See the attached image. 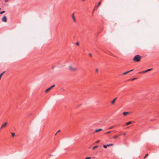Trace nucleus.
Listing matches in <instances>:
<instances>
[{
  "mask_svg": "<svg viewBox=\"0 0 159 159\" xmlns=\"http://www.w3.org/2000/svg\"><path fill=\"white\" fill-rule=\"evenodd\" d=\"M141 58L142 57L140 55H137L134 57L133 60L134 62H139L140 61Z\"/></svg>",
  "mask_w": 159,
  "mask_h": 159,
  "instance_id": "f257e3e1",
  "label": "nucleus"
},
{
  "mask_svg": "<svg viewBox=\"0 0 159 159\" xmlns=\"http://www.w3.org/2000/svg\"><path fill=\"white\" fill-rule=\"evenodd\" d=\"M69 70L71 72H75L77 70V69L72 66L71 65H70L68 67Z\"/></svg>",
  "mask_w": 159,
  "mask_h": 159,
  "instance_id": "f03ea898",
  "label": "nucleus"
},
{
  "mask_svg": "<svg viewBox=\"0 0 159 159\" xmlns=\"http://www.w3.org/2000/svg\"><path fill=\"white\" fill-rule=\"evenodd\" d=\"M7 122H5L4 124H2L0 127V129H2L3 128L6 127L7 125Z\"/></svg>",
  "mask_w": 159,
  "mask_h": 159,
  "instance_id": "7ed1b4c3",
  "label": "nucleus"
},
{
  "mask_svg": "<svg viewBox=\"0 0 159 159\" xmlns=\"http://www.w3.org/2000/svg\"><path fill=\"white\" fill-rule=\"evenodd\" d=\"M2 21L4 22H6L7 21V17L6 16H4L2 18Z\"/></svg>",
  "mask_w": 159,
  "mask_h": 159,
  "instance_id": "20e7f679",
  "label": "nucleus"
},
{
  "mask_svg": "<svg viewBox=\"0 0 159 159\" xmlns=\"http://www.w3.org/2000/svg\"><path fill=\"white\" fill-rule=\"evenodd\" d=\"M71 16L73 19V20L74 21V22H76V20L75 19V16H74V13H73L72 15H71Z\"/></svg>",
  "mask_w": 159,
  "mask_h": 159,
  "instance_id": "39448f33",
  "label": "nucleus"
},
{
  "mask_svg": "<svg viewBox=\"0 0 159 159\" xmlns=\"http://www.w3.org/2000/svg\"><path fill=\"white\" fill-rule=\"evenodd\" d=\"M130 113V112H124L123 113V114L124 115V116H126L128 114H129Z\"/></svg>",
  "mask_w": 159,
  "mask_h": 159,
  "instance_id": "423d86ee",
  "label": "nucleus"
},
{
  "mask_svg": "<svg viewBox=\"0 0 159 159\" xmlns=\"http://www.w3.org/2000/svg\"><path fill=\"white\" fill-rule=\"evenodd\" d=\"M116 98H117V97H116V98H114V99H113V100L111 101V104H114L115 103V101H116Z\"/></svg>",
  "mask_w": 159,
  "mask_h": 159,
  "instance_id": "0eeeda50",
  "label": "nucleus"
},
{
  "mask_svg": "<svg viewBox=\"0 0 159 159\" xmlns=\"http://www.w3.org/2000/svg\"><path fill=\"white\" fill-rule=\"evenodd\" d=\"M102 130V129H96L95 131V133H98L99 132H100Z\"/></svg>",
  "mask_w": 159,
  "mask_h": 159,
  "instance_id": "6e6552de",
  "label": "nucleus"
},
{
  "mask_svg": "<svg viewBox=\"0 0 159 159\" xmlns=\"http://www.w3.org/2000/svg\"><path fill=\"white\" fill-rule=\"evenodd\" d=\"M51 89L50 88V87H49V88L48 89H47L45 90V92L46 93H47V92H48Z\"/></svg>",
  "mask_w": 159,
  "mask_h": 159,
  "instance_id": "1a4fd4ad",
  "label": "nucleus"
},
{
  "mask_svg": "<svg viewBox=\"0 0 159 159\" xmlns=\"http://www.w3.org/2000/svg\"><path fill=\"white\" fill-rule=\"evenodd\" d=\"M131 123H132L131 121L128 122L126 123V125H130V124H131Z\"/></svg>",
  "mask_w": 159,
  "mask_h": 159,
  "instance_id": "9d476101",
  "label": "nucleus"
},
{
  "mask_svg": "<svg viewBox=\"0 0 159 159\" xmlns=\"http://www.w3.org/2000/svg\"><path fill=\"white\" fill-rule=\"evenodd\" d=\"M118 136L117 135H115L113 136V138L115 139H116L117 138Z\"/></svg>",
  "mask_w": 159,
  "mask_h": 159,
  "instance_id": "9b49d317",
  "label": "nucleus"
},
{
  "mask_svg": "<svg viewBox=\"0 0 159 159\" xmlns=\"http://www.w3.org/2000/svg\"><path fill=\"white\" fill-rule=\"evenodd\" d=\"M129 71H127L126 72H125L122 74L123 75H126L127 74L129 73Z\"/></svg>",
  "mask_w": 159,
  "mask_h": 159,
  "instance_id": "f8f14e48",
  "label": "nucleus"
},
{
  "mask_svg": "<svg viewBox=\"0 0 159 159\" xmlns=\"http://www.w3.org/2000/svg\"><path fill=\"white\" fill-rule=\"evenodd\" d=\"M5 72V71H4L3 72H2V73L0 75V77L1 78L2 76V75Z\"/></svg>",
  "mask_w": 159,
  "mask_h": 159,
  "instance_id": "ddd939ff",
  "label": "nucleus"
},
{
  "mask_svg": "<svg viewBox=\"0 0 159 159\" xmlns=\"http://www.w3.org/2000/svg\"><path fill=\"white\" fill-rule=\"evenodd\" d=\"M101 1H100L98 4V5L97 7V8L98 6L100 5V4H101Z\"/></svg>",
  "mask_w": 159,
  "mask_h": 159,
  "instance_id": "4468645a",
  "label": "nucleus"
},
{
  "mask_svg": "<svg viewBox=\"0 0 159 159\" xmlns=\"http://www.w3.org/2000/svg\"><path fill=\"white\" fill-rule=\"evenodd\" d=\"M98 146H94L93 148H92V150H94L95 148H97L98 147Z\"/></svg>",
  "mask_w": 159,
  "mask_h": 159,
  "instance_id": "2eb2a0df",
  "label": "nucleus"
},
{
  "mask_svg": "<svg viewBox=\"0 0 159 159\" xmlns=\"http://www.w3.org/2000/svg\"><path fill=\"white\" fill-rule=\"evenodd\" d=\"M115 126L114 125V126H111V127H109V129H112V128H113Z\"/></svg>",
  "mask_w": 159,
  "mask_h": 159,
  "instance_id": "dca6fc26",
  "label": "nucleus"
},
{
  "mask_svg": "<svg viewBox=\"0 0 159 159\" xmlns=\"http://www.w3.org/2000/svg\"><path fill=\"white\" fill-rule=\"evenodd\" d=\"M55 86V85H52V86L51 87H50V88L51 89H52Z\"/></svg>",
  "mask_w": 159,
  "mask_h": 159,
  "instance_id": "f3484780",
  "label": "nucleus"
},
{
  "mask_svg": "<svg viewBox=\"0 0 159 159\" xmlns=\"http://www.w3.org/2000/svg\"><path fill=\"white\" fill-rule=\"evenodd\" d=\"M11 135H12V136L13 137H14L15 136V134L14 133H11Z\"/></svg>",
  "mask_w": 159,
  "mask_h": 159,
  "instance_id": "a211bd4d",
  "label": "nucleus"
},
{
  "mask_svg": "<svg viewBox=\"0 0 159 159\" xmlns=\"http://www.w3.org/2000/svg\"><path fill=\"white\" fill-rule=\"evenodd\" d=\"M5 11H2L0 12V14H2L3 13H5Z\"/></svg>",
  "mask_w": 159,
  "mask_h": 159,
  "instance_id": "6ab92c4d",
  "label": "nucleus"
},
{
  "mask_svg": "<svg viewBox=\"0 0 159 159\" xmlns=\"http://www.w3.org/2000/svg\"><path fill=\"white\" fill-rule=\"evenodd\" d=\"M107 145H103V147L104 148H107Z\"/></svg>",
  "mask_w": 159,
  "mask_h": 159,
  "instance_id": "aec40b11",
  "label": "nucleus"
},
{
  "mask_svg": "<svg viewBox=\"0 0 159 159\" xmlns=\"http://www.w3.org/2000/svg\"><path fill=\"white\" fill-rule=\"evenodd\" d=\"M152 69H148L146 70V71H147V72H148V71H150V70H152Z\"/></svg>",
  "mask_w": 159,
  "mask_h": 159,
  "instance_id": "412c9836",
  "label": "nucleus"
},
{
  "mask_svg": "<svg viewBox=\"0 0 159 159\" xmlns=\"http://www.w3.org/2000/svg\"><path fill=\"white\" fill-rule=\"evenodd\" d=\"M113 145V144H110L107 145V146L108 147V146H112V145Z\"/></svg>",
  "mask_w": 159,
  "mask_h": 159,
  "instance_id": "4be33fe9",
  "label": "nucleus"
},
{
  "mask_svg": "<svg viewBox=\"0 0 159 159\" xmlns=\"http://www.w3.org/2000/svg\"><path fill=\"white\" fill-rule=\"evenodd\" d=\"M148 156V154H146L144 157V158H145L146 157H147V156Z\"/></svg>",
  "mask_w": 159,
  "mask_h": 159,
  "instance_id": "5701e85b",
  "label": "nucleus"
},
{
  "mask_svg": "<svg viewBox=\"0 0 159 159\" xmlns=\"http://www.w3.org/2000/svg\"><path fill=\"white\" fill-rule=\"evenodd\" d=\"M147 72V71L146 70L145 71H142V72H140V73H145V72Z\"/></svg>",
  "mask_w": 159,
  "mask_h": 159,
  "instance_id": "b1692460",
  "label": "nucleus"
},
{
  "mask_svg": "<svg viewBox=\"0 0 159 159\" xmlns=\"http://www.w3.org/2000/svg\"><path fill=\"white\" fill-rule=\"evenodd\" d=\"M111 132V131H109V132H106L105 133V134H109Z\"/></svg>",
  "mask_w": 159,
  "mask_h": 159,
  "instance_id": "393cba45",
  "label": "nucleus"
},
{
  "mask_svg": "<svg viewBox=\"0 0 159 159\" xmlns=\"http://www.w3.org/2000/svg\"><path fill=\"white\" fill-rule=\"evenodd\" d=\"M61 90L62 91H64L65 90L63 88H61Z\"/></svg>",
  "mask_w": 159,
  "mask_h": 159,
  "instance_id": "a878e982",
  "label": "nucleus"
},
{
  "mask_svg": "<svg viewBox=\"0 0 159 159\" xmlns=\"http://www.w3.org/2000/svg\"><path fill=\"white\" fill-rule=\"evenodd\" d=\"M91 157H87L85 158V159H91Z\"/></svg>",
  "mask_w": 159,
  "mask_h": 159,
  "instance_id": "bb28decb",
  "label": "nucleus"
},
{
  "mask_svg": "<svg viewBox=\"0 0 159 159\" xmlns=\"http://www.w3.org/2000/svg\"><path fill=\"white\" fill-rule=\"evenodd\" d=\"M76 44L77 46H79V44L78 42H76Z\"/></svg>",
  "mask_w": 159,
  "mask_h": 159,
  "instance_id": "cd10ccee",
  "label": "nucleus"
},
{
  "mask_svg": "<svg viewBox=\"0 0 159 159\" xmlns=\"http://www.w3.org/2000/svg\"><path fill=\"white\" fill-rule=\"evenodd\" d=\"M89 55L90 56V57H92V54L91 53H89Z\"/></svg>",
  "mask_w": 159,
  "mask_h": 159,
  "instance_id": "c85d7f7f",
  "label": "nucleus"
},
{
  "mask_svg": "<svg viewBox=\"0 0 159 159\" xmlns=\"http://www.w3.org/2000/svg\"><path fill=\"white\" fill-rule=\"evenodd\" d=\"M99 142H100V140H98V141H96V143H98Z\"/></svg>",
  "mask_w": 159,
  "mask_h": 159,
  "instance_id": "c756f323",
  "label": "nucleus"
},
{
  "mask_svg": "<svg viewBox=\"0 0 159 159\" xmlns=\"http://www.w3.org/2000/svg\"><path fill=\"white\" fill-rule=\"evenodd\" d=\"M133 69H132V70H129V71H129V72H131V71H133Z\"/></svg>",
  "mask_w": 159,
  "mask_h": 159,
  "instance_id": "7c9ffc66",
  "label": "nucleus"
},
{
  "mask_svg": "<svg viewBox=\"0 0 159 159\" xmlns=\"http://www.w3.org/2000/svg\"><path fill=\"white\" fill-rule=\"evenodd\" d=\"M8 0H5V2H7Z\"/></svg>",
  "mask_w": 159,
  "mask_h": 159,
  "instance_id": "2f4dec72",
  "label": "nucleus"
},
{
  "mask_svg": "<svg viewBox=\"0 0 159 159\" xmlns=\"http://www.w3.org/2000/svg\"><path fill=\"white\" fill-rule=\"evenodd\" d=\"M136 79V78H134V79H133L132 80H135Z\"/></svg>",
  "mask_w": 159,
  "mask_h": 159,
  "instance_id": "473e14b6",
  "label": "nucleus"
},
{
  "mask_svg": "<svg viewBox=\"0 0 159 159\" xmlns=\"http://www.w3.org/2000/svg\"><path fill=\"white\" fill-rule=\"evenodd\" d=\"M96 71L97 72H98V69H96Z\"/></svg>",
  "mask_w": 159,
  "mask_h": 159,
  "instance_id": "72a5a7b5",
  "label": "nucleus"
},
{
  "mask_svg": "<svg viewBox=\"0 0 159 159\" xmlns=\"http://www.w3.org/2000/svg\"><path fill=\"white\" fill-rule=\"evenodd\" d=\"M125 134H126V133H125V132L123 134V135L124 136L125 135Z\"/></svg>",
  "mask_w": 159,
  "mask_h": 159,
  "instance_id": "f704fd0d",
  "label": "nucleus"
},
{
  "mask_svg": "<svg viewBox=\"0 0 159 159\" xmlns=\"http://www.w3.org/2000/svg\"><path fill=\"white\" fill-rule=\"evenodd\" d=\"M60 131V130H59L57 132V133L59 132Z\"/></svg>",
  "mask_w": 159,
  "mask_h": 159,
  "instance_id": "c9c22d12",
  "label": "nucleus"
},
{
  "mask_svg": "<svg viewBox=\"0 0 159 159\" xmlns=\"http://www.w3.org/2000/svg\"><path fill=\"white\" fill-rule=\"evenodd\" d=\"M85 1V0H82V1Z\"/></svg>",
  "mask_w": 159,
  "mask_h": 159,
  "instance_id": "e433bc0d",
  "label": "nucleus"
},
{
  "mask_svg": "<svg viewBox=\"0 0 159 159\" xmlns=\"http://www.w3.org/2000/svg\"><path fill=\"white\" fill-rule=\"evenodd\" d=\"M57 133L55 134V135H56L57 134Z\"/></svg>",
  "mask_w": 159,
  "mask_h": 159,
  "instance_id": "4c0bfd02",
  "label": "nucleus"
},
{
  "mask_svg": "<svg viewBox=\"0 0 159 159\" xmlns=\"http://www.w3.org/2000/svg\"><path fill=\"white\" fill-rule=\"evenodd\" d=\"M1 9V8H0V9Z\"/></svg>",
  "mask_w": 159,
  "mask_h": 159,
  "instance_id": "58836bf2",
  "label": "nucleus"
}]
</instances>
